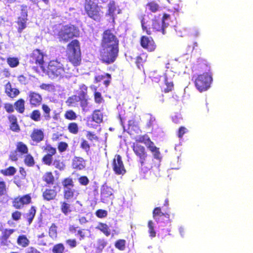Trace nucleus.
Segmentation results:
<instances>
[{
	"mask_svg": "<svg viewBox=\"0 0 253 253\" xmlns=\"http://www.w3.org/2000/svg\"><path fill=\"white\" fill-rule=\"evenodd\" d=\"M79 28L73 24L60 25L57 29V37L60 42H67L74 38L80 37Z\"/></svg>",
	"mask_w": 253,
	"mask_h": 253,
	"instance_id": "4",
	"label": "nucleus"
},
{
	"mask_svg": "<svg viewBox=\"0 0 253 253\" xmlns=\"http://www.w3.org/2000/svg\"><path fill=\"white\" fill-rule=\"evenodd\" d=\"M30 137L31 138L32 145H36L43 141L44 139V133L43 130L41 128H34L31 131Z\"/></svg>",
	"mask_w": 253,
	"mask_h": 253,
	"instance_id": "16",
	"label": "nucleus"
},
{
	"mask_svg": "<svg viewBox=\"0 0 253 253\" xmlns=\"http://www.w3.org/2000/svg\"><path fill=\"white\" fill-rule=\"evenodd\" d=\"M15 231L14 229H4L0 236V245L2 246H7L11 242L9 240L10 236Z\"/></svg>",
	"mask_w": 253,
	"mask_h": 253,
	"instance_id": "18",
	"label": "nucleus"
},
{
	"mask_svg": "<svg viewBox=\"0 0 253 253\" xmlns=\"http://www.w3.org/2000/svg\"><path fill=\"white\" fill-rule=\"evenodd\" d=\"M42 71L49 78L54 79L66 77L69 74V70L66 69L61 62L57 59L50 60Z\"/></svg>",
	"mask_w": 253,
	"mask_h": 253,
	"instance_id": "2",
	"label": "nucleus"
},
{
	"mask_svg": "<svg viewBox=\"0 0 253 253\" xmlns=\"http://www.w3.org/2000/svg\"><path fill=\"white\" fill-rule=\"evenodd\" d=\"M49 236L52 239H55L57 237V226L55 223H52L49 228Z\"/></svg>",
	"mask_w": 253,
	"mask_h": 253,
	"instance_id": "46",
	"label": "nucleus"
},
{
	"mask_svg": "<svg viewBox=\"0 0 253 253\" xmlns=\"http://www.w3.org/2000/svg\"><path fill=\"white\" fill-rule=\"evenodd\" d=\"M71 202V201L65 200L60 202V211L65 216L68 215L73 211Z\"/></svg>",
	"mask_w": 253,
	"mask_h": 253,
	"instance_id": "20",
	"label": "nucleus"
},
{
	"mask_svg": "<svg viewBox=\"0 0 253 253\" xmlns=\"http://www.w3.org/2000/svg\"><path fill=\"white\" fill-rule=\"evenodd\" d=\"M42 109L43 113V120L45 121H49L51 118L50 108L47 104H43L42 105Z\"/></svg>",
	"mask_w": 253,
	"mask_h": 253,
	"instance_id": "35",
	"label": "nucleus"
},
{
	"mask_svg": "<svg viewBox=\"0 0 253 253\" xmlns=\"http://www.w3.org/2000/svg\"><path fill=\"white\" fill-rule=\"evenodd\" d=\"M92 121L97 124H100L103 122V115L100 109L94 110L91 114Z\"/></svg>",
	"mask_w": 253,
	"mask_h": 253,
	"instance_id": "30",
	"label": "nucleus"
},
{
	"mask_svg": "<svg viewBox=\"0 0 253 253\" xmlns=\"http://www.w3.org/2000/svg\"><path fill=\"white\" fill-rule=\"evenodd\" d=\"M188 131L187 129L184 126H180L177 131V136L179 138H181L183 137V135Z\"/></svg>",
	"mask_w": 253,
	"mask_h": 253,
	"instance_id": "63",
	"label": "nucleus"
},
{
	"mask_svg": "<svg viewBox=\"0 0 253 253\" xmlns=\"http://www.w3.org/2000/svg\"><path fill=\"white\" fill-rule=\"evenodd\" d=\"M31 203H32V197L30 193L16 197L12 201V207L16 210L22 209Z\"/></svg>",
	"mask_w": 253,
	"mask_h": 253,
	"instance_id": "8",
	"label": "nucleus"
},
{
	"mask_svg": "<svg viewBox=\"0 0 253 253\" xmlns=\"http://www.w3.org/2000/svg\"><path fill=\"white\" fill-rule=\"evenodd\" d=\"M76 190L74 188L63 189V196L65 200L72 201L76 198L75 197Z\"/></svg>",
	"mask_w": 253,
	"mask_h": 253,
	"instance_id": "29",
	"label": "nucleus"
},
{
	"mask_svg": "<svg viewBox=\"0 0 253 253\" xmlns=\"http://www.w3.org/2000/svg\"><path fill=\"white\" fill-rule=\"evenodd\" d=\"M21 17L27 18L28 11L27 6L26 5H22L21 6Z\"/></svg>",
	"mask_w": 253,
	"mask_h": 253,
	"instance_id": "64",
	"label": "nucleus"
},
{
	"mask_svg": "<svg viewBox=\"0 0 253 253\" xmlns=\"http://www.w3.org/2000/svg\"><path fill=\"white\" fill-rule=\"evenodd\" d=\"M150 141H148V143L146 146L147 148L152 153L154 158L156 159L159 160L161 159V153L159 148L156 147L154 143L150 139Z\"/></svg>",
	"mask_w": 253,
	"mask_h": 253,
	"instance_id": "25",
	"label": "nucleus"
},
{
	"mask_svg": "<svg viewBox=\"0 0 253 253\" xmlns=\"http://www.w3.org/2000/svg\"><path fill=\"white\" fill-rule=\"evenodd\" d=\"M153 217L157 222L161 221L164 217L169 220V214L167 212H163L160 207H156L153 210Z\"/></svg>",
	"mask_w": 253,
	"mask_h": 253,
	"instance_id": "22",
	"label": "nucleus"
},
{
	"mask_svg": "<svg viewBox=\"0 0 253 253\" xmlns=\"http://www.w3.org/2000/svg\"><path fill=\"white\" fill-rule=\"evenodd\" d=\"M81 43L77 39L72 40L67 45V60L75 66H79L82 61Z\"/></svg>",
	"mask_w": 253,
	"mask_h": 253,
	"instance_id": "5",
	"label": "nucleus"
},
{
	"mask_svg": "<svg viewBox=\"0 0 253 253\" xmlns=\"http://www.w3.org/2000/svg\"><path fill=\"white\" fill-rule=\"evenodd\" d=\"M44 54L41 50L35 49L29 55V62L31 64L37 65L42 69L44 67L43 65L44 63Z\"/></svg>",
	"mask_w": 253,
	"mask_h": 253,
	"instance_id": "9",
	"label": "nucleus"
},
{
	"mask_svg": "<svg viewBox=\"0 0 253 253\" xmlns=\"http://www.w3.org/2000/svg\"><path fill=\"white\" fill-rule=\"evenodd\" d=\"M165 22L162 21H158L156 19H153L152 21V28L156 31L161 32L163 35L165 34V29L168 26Z\"/></svg>",
	"mask_w": 253,
	"mask_h": 253,
	"instance_id": "27",
	"label": "nucleus"
},
{
	"mask_svg": "<svg viewBox=\"0 0 253 253\" xmlns=\"http://www.w3.org/2000/svg\"><path fill=\"white\" fill-rule=\"evenodd\" d=\"M87 138L90 141H92L93 140L97 141L98 140V137L91 131H87L86 134Z\"/></svg>",
	"mask_w": 253,
	"mask_h": 253,
	"instance_id": "62",
	"label": "nucleus"
},
{
	"mask_svg": "<svg viewBox=\"0 0 253 253\" xmlns=\"http://www.w3.org/2000/svg\"><path fill=\"white\" fill-rule=\"evenodd\" d=\"M42 179L48 185H53L55 181V177L51 171L46 172L42 176Z\"/></svg>",
	"mask_w": 253,
	"mask_h": 253,
	"instance_id": "32",
	"label": "nucleus"
},
{
	"mask_svg": "<svg viewBox=\"0 0 253 253\" xmlns=\"http://www.w3.org/2000/svg\"><path fill=\"white\" fill-rule=\"evenodd\" d=\"M4 89L5 93L11 98L16 97L20 93L18 89L12 87L11 84L10 82H8L5 84Z\"/></svg>",
	"mask_w": 253,
	"mask_h": 253,
	"instance_id": "24",
	"label": "nucleus"
},
{
	"mask_svg": "<svg viewBox=\"0 0 253 253\" xmlns=\"http://www.w3.org/2000/svg\"><path fill=\"white\" fill-rule=\"evenodd\" d=\"M24 156V162L25 165L29 167H33L35 164V161L33 156L29 153Z\"/></svg>",
	"mask_w": 253,
	"mask_h": 253,
	"instance_id": "39",
	"label": "nucleus"
},
{
	"mask_svg": "<svg viewBox=\"0 0 253 253\" xmlns=\"http://www.w3.org/2000/svg\"><path fill=\"white\" fill-rule=\"evenodd\" d=\"M79 102H81V99L77 95H73L69 97L66 101V103L69 106H75Z\"/></svg>",
	"mask_w": 253,
	"mask_h": 253,
	"instance_id": "42",
	"label": "nucleus"
},
{
	"mask_svg": "<svg viewBox=\"0 0 253 253\" xmlns=\"http://www.w3.org/2000/svg\"><path fill=\"white\" fill-rule=\"evenodd\" d=\"M72 166L73 169L82 170L85 167V161L81 157H74L72 160Z\"/></svg>",
	"mask_w": 253,
	"mask_h": 253,
	"instance_id": "26",
	"label": "nucleus"
},
{
	"mask_svg": "<svg viewBox=\"0 0 253 253\" xmlns=\"http://www.w3.org/2000/svg\"><path fill=\"white\" fill-rule=\"evenodd\" d=\"M94 102L97 104H100L104 101L101 93L100 92L96 91V88H95L94 92Z\"/></svg>",
	"mask_w": 253,
	"mask_h": 253,
	"instance_id": "53",
	"label": "nucleus"
},
{
	"mask_svg": "<svg viewBox=\"0 0 253 253\" xmlns=\"http://www.w3.org/2000/svg\"><path fill=\"white\" fill-rule=\"evenodd\" d=\"M119 40L111 29L104 31L102 34L99 59L106 65L114 63L119 52Z\"/></svg>",
	"mask_w": 253,
	"mask_h": 253,
	"instance_id": "1",
	"label": "nucleus"
},
{
	"mask_svg": "<svg viewBox=\"0 0 253 253\" xmlns=\"http://www.w3.org/2000/svg\"><path fill=\"white\" fill-rule=\"evenodd\" d=\"M42 150L46 154L42 157V161L47 166L51 165L53 161V156L56 154V149L50 144H46L42 147Z\"/></svg>",
	"mask_w": 253,
	"mask_h": 253,
	"instance_id": "10",
	"label": "nucleus"
},
{
	"mask_svg": "<svg viewBox=\"0 0 253 253\" xmlns=\"http://www.w3.org/2000/svg\"><path fill=\"white\" fill-rule=\"evenodd\" d=\"M107 244V242L104 239H99L97 241V249L100 252L102 251L106 246Z\"/></svg>",
	"mask_w": 253,
	"mask_h": 253,
	"instance_id": "58",
	"label": "nucleus"
},
{
	"mask_svg": "<svg viewBox=\"0 0 253 253\" xmlns=\"http://www.w3.org/2000/svg\"><path fill=\"white\" fill-rule=\"evenodd\" d=\"M22 213L18 211H15L11 213V218L13 220L18 221L21 219Z\"/></svg>",
	"mask_w": 253,
	"mask_h": 253,
	"instance_id": "60",
	"label": "nucleus"
},
{
	"mask_svg": "<svg viewBox=\"0 0 253 253\" xmlns=\"http://www.w3.org/2000/svg\"><path fill=\"white\" fill-rule=\"evenodd\" d=\"M87 90V86L84 84H82L80 85L79 90L78 91V96L81 99V107L84 111L87 110V107L88 104Z\"/></svg>",
	"mask_w": 253,
	"mask_h": 253,
	"instance_id": "14",
	"label": "nucleus"
},
{
	"mask_svg": "<svg viewBox=\"0 0 253 253\" xmlns=\"http://www.w3.org/2000/svg\"><path fill=\"white\" fill-rule=\"evenodd\" d=\"M113 191L114 190L113 188L110 186H108L106 183L103 184L101 188V201L103 203H111L112 204L113 203V200L114 199Z\"/></svg>",
	"mask_w": 253,
	"mask_h": 253,
	"instance_id": "11",
	"label": "nucleus"
},
{
	"mask_svg": "<svg viewBox=\"0 0 253 253\" xmlns=\"http://www.w3.org/2000/svg\"><path fill=\"white\" fill-rule=\"evenodd\" d=\"M14 106L16 110L19 113H23L25 111V101L23 99L20 98L14 103Z\"/></svg>",
	"mask_w": 253,
	"mask_h": 253,
	"instance_id": "37",
	"label": "nucleus"
},
{
	"mask_svg": "<svg viewBox=\"0 0 253 253\" xmlns=\"http://www.w3.org/2000/svg\"><path fill=\"white\" fill-rule=\"evenodd\" d=\"M150 138L147 134L140 135L135 138V142L138 144L141 143L144 144L145 145L147 144L148 141H150Z\"/></svg>",
	"mask_w": 253,
	"mask_h": 253,
	"instance_id": "47",
	"label": "nucleus"
},
{
	"mask_svg": "<svg viewBox=\"0 0 253 253\" xmlns=\"http://www.w3.org/2000/svg\"><path fill=\"white\" fill-rule=\"evenodd\" d=\"M132 148L135 155L139 158L141 166H143L145 164L148 157L145 147L137 143H133Z\"/></svg>",
	"mask_w": 253,
	"mask_h": 253,
	"instance_id": "12",
	"label": "nucleus"
},
{
	"mask_svg": "<svg viewBox=\"0 0 253 253\" xmlns=\"http://www.w3.org/2000/svg\"><path fill=\"white\" fill-rule=\"evenodd\" d=\"M147 56L146 53L143 52L136 57L135 63L138 69H144V64L147 60Z\"/></svg>",
	"mask_w": 253,
	"mask_h": 253,
	"instance_id": "28",
	"label": "nucleus"
},
{
	"mask_svg": "<svg viewBox=\"0 0 253 253\" xmlns=\"http://www.w3.org/2000/svg\"><path fill=\"white\" fill-rule=\"evenodd\" d=\"M29 104L32 107H38L40 106L42 101V95L35 91H31L28 95Z\"/></svg>",
	"mask_w": 253,
	"mask_h": 253,
	"instance_id": "17",
	"label": "nucleus"
},
{
	"mask_svg": "<svg viewBox=\"0 0 253 253\" xmlns=\"http://www.w3.org/2000/svg\"><path fill=\"white\" fill-rule=\"evenodd\" d=\"M140 44L141 47L149 52L154 51L157 45L151 37L142 36L140 39Z\"/></svg>",
	"mask_w": 253,
	"mask_h": 253,
	"instance_id": "15",
	"label": "nucleus"
},
{
	"mask_svg": "<svg viewBox=\"0 0 253 253\" xmlns=\"http://www.w3.org/2000/svg\"><path fill=\"white\" fill-rule=\"evenodd\" d=\"M7 118L9 122V129L13 132H19L20 130V127L18 123L17 117L14 115H10Z\"/></svg>",
	"mask_w": 253,
	"mask_h": 253,
	"instance_id": "23",
	"label": "nucleus"
},
{
	"mask_svg": "<svg viewBox=\"0 0 253 253\" xmlns=\"http://www.w3.org/2000/svg\"><path fill=\"white\" fill-rule=\"evenodd\" d=\"M165 84L166 87H164L162 91L165 93H168L172 91L174 89V84L172 82L169 81L166 75L165 77Z\"/></svg>",
	"mask_w": 253,
	"mask_h": 253,
	"instance_id": "40",
	"label": "nucleus"
},
{
	"mask_svg": "<svg viewBox=\"0 0 253 253\" xmlns=\"http://www.w3.org/2000/svg\"><path fill=\"white\" fill-rule=\"evenodd\" d=\"M84 15H86L90 19L99 21L101 18L103 11L100 6L94 0H84Z\"/></svg>",
	"mask_w": 253,
	"mask_h": 253,
	"instance_id": "6",
	"label": "nucleus"
},
{
	"mask_svg": "<svg viewBox=\"0 0 253 253\" xmlns=\"http://www.w3.org/2000/svg\"><path fill=\"white\" fill-rule=\"evenodd\" d=\"M80 147L84 150L87 154H88L89 152L90 151V146L86 140L84 138L81 139Z\"/></svg>",
	"mask_w": 253,
	"mask_h": 253,
	"instance_id": "51",
	"label": "nucleus"
},
{
	"mask_svg": "<svg viewBox=\"0 0 253 253\" xmlns=\"http://www.w3.org/2000/svg\"><path fill=\"white\" fill-rule=\"evenodd\" d=\"M115 247L120 251H124L125 249L126 240L119 239L117 240L115 244Z\"/></svg>",
	"mask_w": 253,
	"mask_h": 253,
	"instance_id": "55",
	"label": "nucleus"
},
{
	"mask_svg": "<svg viewBox=\"0 0 253 253\" xmlns=\"http://www.w3.org/2000/svg\"><path fill=\"white\" fill-rule=\"evenodd\" d=\"M62 185L63 189L74 188V183L73 178L70 177L64 178L62 180Z\"/></svg>",
	"mask_w": 253,
	"mask_h": 253,
	"instance_id": "45",
	"label": "nucleus"
},
{
	"mask_svg": "<svg viewBox=\"0 0 253 253\" xmlns=\"http://www.w3.org/2000/svg\"><path fill=\"white\" fill-rule=\"evenodd\" d=\"M112 166L113 171L117 175H124L126 173L124 163L120 155H116L113 159Z\"/></svg>",
	"mask_w": 253,
	"mask_h": 253,
	"instance_id": "13",
	"label": "nucleus"
},
{
	"mask_svg": "<svg viewBox=\"0 0 253 253\" xmlns=\"http://www.w3.org/2000/svg\"><path fill=\"white\" fill-rule=\"evenodd\" d=\"M0 172L5 176H12L16 172V169L13 166H10L6 169H1Z\"/></svg>",
	"mask_w": 253,
	"mask_h": 253,
	"instance_id": "41",
	"label": "nucleus"
},
{
	"mask_svg": "<svg viewBox=\"0 0 253 253\" xmlns=\"http://www.w3.org/2000/svg\"><path fill=\"white\" fill-rule=\"evenodd\" d=\"M78 181L80 185L83 186H86L88 184L89 182V179L87 178L86 176L83 175L80 176L78 178Z\"/></svg>",
	"mask_w": 253,
	"mask_h": 253,
	"instance_id": "59",
	"label": "nucleus"
},
{
	"mask_svg": "<svg viewBox=\"0 0 253 253\" xmlns=\"http://www.w3.org/2000/svg\"><path fill=\"white\" fill-rule=\"evenodd\" d=\"M116 10V6L115 2L114 0L110 1L108 4L107 15H109L114 19Z\"/></svg>",
	"mask_w": 253,
	"mask_h": 253,
	"instance_id": "43",
	"label": "nucleus"
},
{
	"mask_svg": "<svg viewBox=\"0 0 253 253\" xmlns=\"http://www.w3.org/2000/svg\"><path fill=\"white\" fill-rule=\"evenodd\" d=\"M68 147V144L67 142L61 141L58 143L57 148L60 153L66 151Z\"/></svg>",
	"mask_w": 253,
	"mask_h": 253,
	"instance_id": "57",
	"label": "nucleus"
},
{
	"mask_svg": "<svg viewBox=\"0 0 253 253\" xmlns=\"http://www.w3.org/2000/svg\"><path fill=\"white\" fill-rule=\"evenodd\" d=\"M201 71H204L203 74L198 75L195 77V85L200 91L207 90L211 86L212 81V74L210 72V66L208 64H203L200 67Z\"/></svg>",
	"mask_w": 253,
	"mask_h": 253,
	"instance_id": "3",
	"label": "nucleus"
},
{
	"mask_svg": "<svg viewBox=\"0 0 253 253\" xmlns=\"http://www.w3.org/2000/svg\"><path fill=\"white\" fill-rule=\"evenodd\" d=\"M36 212L37 208L34 206H32L30 207L28 212L26 213L25 218L29 224H31L32 222L36 215Z\"/></svg>",
	"mask_w": 253,
	"mask_h": 253,
	"instance_id": "31",
	"label": "nucleus"
},
{
	"mask_svg": "<svg viewBox=\"0 0 253 253\" xmlns=\"http://www.w3.org/2000/svg\"><path fill=\"white\" fill-rule=\"evenodd\" d=\"M29 153L27 145L22 141H18L16 144V149L10 152L9 159L11 161L16 162L18 160V155L22 157Z\"/></svg>",
	"mask_w": 253,
	"mask_h": 253,
	"instance_id": "7",
	"label": "nucleus"
},
{
	"mask_svg": "<svg viewBox=\"0 0 253 253\" xmlns=\"http://www.w3.org/2000/svg\"><path fill=\"white\" fill-rule=\"evenodd\" d=\"M58 192L56 186H53V188H46L42 192V198L46 201L54 200L56 199Z\"/></svg>",
	"mask_w": 253,
	"mask_h": 253,
	"instance_id": "19",
	"label": "nucleus"
},
{
	"mask_svg": "<svg viewBox=\"0 0 253 253\" xmlns=\"http://www.w3.org/2000/svg\"><path fill=\"white\" fill-rule=\"evenodd\" d=\"M96 215L99 218L105 217L107 215V211L104 210H98L96 211Z\"/></svg>",
	"mask_w": 253,
	"mask_h": 253,
	"instance_id": "61",
	"label": "nucleus"
},
{
	"mask_svg": "<svg viewBox=\"0 0 253 253\" xmlns=\"http://www.w3.org/2000/svg\"><path fill=\"white\" fill-rule=\"evenodd\" d=\"M96 228L102 232L106 236L108 237L110 235V229L106 223L99 222Z\"/></svg>",
	"mask_w": 253,
	"mask_h": 253,
	"instance_id": "36",
	"label": "nucleus"
},
{
	"mask_svg": "<svg viewBox=\"0 0 253 253\" xmlns=\"http://www.w3.org/2000/svg\"><path fill=\"white\" fill-rule=\"evenodd\" d=\"M7 63L11 68L17 67L19 64V61L17 57H8L7 58Z\"/></svg>",
	"mask_w": 253,
	"mask_h": 253,
	"instance_id": "50",
	"label": "nucleus"
},
{
	"mask_svg": "<svg viewBox=\"0 0 253 253\" xmlns=\"http://www.w3.org/2000/svg\"><path fill=\"white\" fill-rule=\"evenodd\" d=\"M68 131L72 134H77L79 132L78 124L75 122H72L68 125Z\"/></svg>",
	"mask_w": 253,
	"mask_h": 253,
	"instance_id": "48",
	"label": "nucleus"
},
{
	"mask_svg": "<svg viewBox=\"0 0 253 253\" xmlns=\"http://www.w3.org/2000/svg\"><path fill=\"white\" fill-rule=\"evenodd\" d=\"M30 119L34 122H38L41 120L42 114L39 109H35L30 114Z\"/></svg>",
	"mask_w": 253,
	"mask_h": 253,
	"instance_id": "44",
	"label": "nucleus"
},
{
	"mask_svg": "<svg viewBox=\"0 0 253 253\" xmlns=\"http://www.w3.org/2000/svg\"><path fill=\"white\" fill-rule=\"evenodd\" d=\"M146 7L151 12L155 13L160 9L159 5L154 1H151L146 4Z\"/></svg>",
	"mask_w": 253,
	"mask_h": 253,
	"instance_id": "38",
	"label": "nucleus"
},
{
	"mask_svg": "<svg viewBox=\"0 0 253 253\" xmlns=\"http://www.w3.org/2000/svg\"><path fill=\"white\" fill-rule=\"evenodd\" d=\"M111 75L109 73H105L104 75H99L94 77L95 83H98L103 81V84L108 87L111 82Z\"/></svg>",
	"mask_w": 253,
	"mask_h": 253,
	"instance_id": "21",
	"label": "nucleus"
},
{
	"mask_svg": "<svg viewBox=\"0 0 253 253\" xmlns=\"http://www.w3.org/2000/svg\"><path fill=\"white\" fill-rule=\"evenodd\" d=\"M17 245L22 247H27L30 244V240L25 235H20L17 239Z\"/></svg>",
	"mask_w": 253,
	"mask_h": 253,
	"instance_id": "33",
	"label": "nucleus"
},
{
	"mask_svg": "<svg viewBox=\"0 0 253 253\" xmlns=\"http://www.w3.org/2000/svg\"><path fill=\"white\" fill-rule=\"evenodd\" d=\"M27 18L18 17L16 24L18 25L17 31L19 33H21L23 30L27 27Z\"/></svg>",
	"mask_w": 253,
	"mask_h": 253,
	"instance_id": "34",
	"label": "nucleus"
},
{
	"mask_svg": "<svg viewBox=\"0 0 253 253\" xmlns=\"http://www.w3.org/2000/svg\"><path fill=\"white\" fill-rule=\"evenodd\" d=\"M65 246L62 243H58L54 245L52 249V253H63Z\"/></svg>",
	"mask_w": 253,
	"mask_h": 253,
	"instance_id": "49",
	"label": "nucleus"
},
{
	"mask_svg": "<svg viewBox=\"0 0 253 253\" xmlns=\"http://www.w3.org/2000/svg\"><path fill=\"white\" fill-rule=\"evenodd\" d=\"M7 191L6 182L3 180H0V196L4 195Z\"/></svg>",
	"mask_w": 253,
	"mask_h": 253,
	"instance_id": "56",
	"label": "nucleus"
},
{
	"mask_svg": "<svg viewBox=\"0 0 253 253\" xmlns=\"http://www.w3.org/2000/svg\"><path fill=\"white\" fill-rule=\"evenodd\" d=\"M148 227L149 228V233L151 237L154 238L156 237V233L154 229V223L152 220H149L148 222Z\"/></svg>",
	"mask_w": 253,
	"mask_h": 253,
	"instance_id": "54",
	"label": "nucleus"
},
{
	"mask_svg": "<svg viewBox=\"0 0 253 253\" xmlns=\"http://www.w3.org/2000/svg\"><path fill=\"white\" fill-rule=\"evenodd\" d=\"M65 119L69 120H75L77 116L76 113L72 110H69L65 112L64 114Z\"/></svg>",
	"mask_w": 253,
	"mask_h": 253,
	"instance_id": "52",
	"label": "nucleus"
}]
</instances>
